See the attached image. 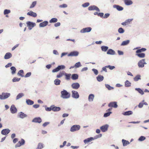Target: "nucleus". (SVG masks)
I'll return each instance as SVG.
<instances>
[{
	"mask_svg": "<svg viewBox=\"0 0 149 149\" xmlns=\"http://www.w3.org/2000/svg\"><path fill=\"white\" fill-rule=\"evenodd\" d=\"M64 75L65 76V78L66 80H70L71 76V74H67L66 73H64Z\"/></svg>",
	"mask_w": 149,
	"mask_h": 149,
	"instance_id": "29",
	"label": "nucleus"
},
{
	"mask_svg": "<svg viewBox=\"0 0 149 149\" xmlns=\"http://www.w3.org/2000/svg\"><path fill=\"white\" fill-rule=\"evenodd\" d=\"M146 49L145 48H142L141 49H139L136 51V53H141L145 51Z\"/></svg>",
	"mask_w": 149,
	"mask_h": 149,
	"instance_id": "27",
	"label": "nucleus"
},
{
	"mask_svg": "<svg viewBox=\"0 0 149 149\" xmlns=\"http://www.w3.org/2000/svg\"><path fill=\"white\" fill-rule=\"evenodd\" d=\"M19 116L20 118H23L26 117L27 116V115L23 113L22 112H20L19 113Z\"/></svg>",
	"mask_w": 149,
	"mask_h": 149,
	"instance_id": "34",
	"label": "nucleus"
},
{
	"mask_svg": "<svg viewBox=\"0 0 149 149\" xmlns=\"http://www.w3.org/2000/svg\"><path fill=\"white\" fill-rule=\"evenodd\" d=\"M10 69L12 71V74H14L16 71V69L15 67L13 66L10 68Z\"/></svg>",
	"mask_w": 149,
	"mask_h": 149,
	"instance_id": "39",
	"label": "nucleus"
},
{
	"mask_svg": "<svg viewBox=\"0 0 149 149\" xmlns=\"http://www.w3.org/2000/svg\"><path fill=\"white\" fill-rule=\"evenodd\" d=\"M122 142L124 146H126L130 143L128 141L125 140L124 139H123L122 140Z\"/></svg>",
	"mask_w": 149,
	"mask_h": 149,
	"instance_id": "36",
	"label": "nucleus"
},
{
	"mask_svg": "<svg viewBox=\"0 0 149 149\" xmlns=\"http://www.w3.org/2000/svg\"><path fill=\"white\" fill-rule=\"evenodd\" d=\"M79 52L77 51H73L70 53L68 55V56H76L78 55Z\"/></svg>",
	"mask_w": 149,
	"mask_h": 149,
	"instance_id": "14",
	"label": "nucleus"
},
{
	"mask_svg": "<svg viewBox=\"0 0 149 149\" xmlns=\"http://www.w3.org/2000/svg\"><path fill=\"white\" fill-rule=\"evenodd\" d=\"M118 32L120 33H123L124 32V30L122 28H120L118 29Z\"/></svg>",
	"mask_w": 149,
	"mask_h": 149,
	"instance_id": "51",
	"label": "nucleus"
},
{
	"mask_svg": "<svg viewBox=\"0 0 149 149\" xmlns=\"http://www.w3.org/2000/svg\"><path fill=\"white\" fill-rule=\"evenodd\" d=\"M146 139V138L143 136H141L140 137L139 139V140L141 141H143L145 140Z\"/></svg>",
	"mask_w": 149,
	"mask_h": 149,
	"instance_id": "53",
	"label": "nucleus"
},
{
	"mask_svg": "<svg viewBox=\"0 0 149 149\" xmlns=\"http://www.w3.org/2000/svg\"><path fill=\"white\" fill-rule=\"evenodd\" d=\"M10 132V130L8 129H4L1 131V134L3 135H7Z\"/></svg>",
	"mask_w": 149,
	"mask_h": 149,
	"instance_id": "11",
	"label": "nucleus"
},
{
	"mask_svg": "<svg viewBox=\"0 0 149 149\" xmlns=\"http://www.w3.org/2000/svg\"><path fill=\"white\" fill-rule=\"evenodd\" d=\"M92 29L91 27H87L85 28H83L80 31L81 33H85L86 32H90Z\"/></svg>",
	"mask_w": 149,
	"mask_h": 149,
	"instance_id": "10",
	"label": "nucleus"
},
{
	"mask_svg": "<svg viewBox=\"0 0 149 149\" xmlns=\"http://www.w3.org/2000/svg\"><path fill=\"white\" fill-rule=\"evenodd\" d=\"M48 22L47 21H45L40 23L39 24L40 27H44L47 26L48 24Z\"/></svg>",
	"mask_w": 149,
	"mask_h": 149,
	"instance_id": "20",
	"label": "nucleus"
},
{
	"mask_svg": "<svg viewBox=\"0 0 149 149\" xmlns=\"http://www.w3.org/2000/svg\"><path fill=\"white\" fill-rule=\"evenodd\" d=\"M130 42L129 40H127L126 41H123L121 44V45H125L128 44Z\"/></svg>",
	"mask_w": 149,
	"mask_h": 149,
	"instance_id": "44",
	"label": "nucleus"
},
{
	"mask_svg": "<svg viewBox=\"0 0 149 149\" xmlns=\"http://www.w3.org/2000/svg\"><path fill=\"white\" fill-rule=\"evenodd\" d=\"M124 2L127 5H130L132 3V2L131 0H125Z\"/></svg>",
	"mask_w": 149,
	"mask_h": 149,
	"instance_id": "32",
	"label": "nucleus"
},
{
	"mask_svg": "<svg viewBox=\"0 0 149 149\" xmlns=\"http://www.w3.org/2000/svg\"><path fill=\"white\" fill-rule=\"evenodd\" d=\"M42 122V120L40 117L36 118H34L32 120V122L40 123Z\"/></svg>",
	"mask_w": 149,
	"mask_h": 149,
	"instance_id": "17",
	"label": "nucleus"
},
{
	"mask_svg": "<svg viewBox=\"0 0 149 149\" xmlns=\"http://www.w3.org/2000/svg\"><path fill=\"white\" fill-rule=\"evenodd\" d=\"M136 55L140 58H143L145 56L143 53H136Z\"/></svg>",
	"mask_w": 149,
	"mask_h": 149,
	"instance_id": "23",
	"label": "nucleus"
},
{
	"mask_svg": "<svg viewBox=\"0 0 149 149\" xmlns=\"http://www.w3.org/2000/svg\"><path fill=\"white\" fill-rule=\"evenodd\" d=\"M94 96L93 94H90L89 95L88 97V100L90 102H92L93 101L94 98Z\"/></svg>",
	"mask_w": 149,
	"mask_h": 149,
	"instance_id": "24",
	"label": "nucleus"
},
{
	"mask_svg": "<svg viewBox=\"0 0 149 149\" xmlns=\"http://www.w3.org/2000/svg\"><path fill=\"white\" fill-rule=\"evenodd\" d=\"M105 86L106 87L108 88V89L109 90H111L113 88L111 86L109 85L108 84H106Z\"/></svg>",
	"mask_w": 149,
	"mask_h": 149,
	"instance_id": "49",
	"label": "nucleus"
},
{
	"mask_svg": "<svg viewBox=\"0 0 149 149\" xmlns=\"http://www.w3.org/2000/svg\"><path fill=\"white\" fill-rule=\"evenodd\" d=\"M36 1H34L32 3L31 5L30 6V8H33L36 6Z\"/></svg>",
	"mask_w": 149,
	"mask_h": 149,
	"instance_id": "48",
	"label": "nucleus"
},
{
	"mask_svg": "<svg viewBox=\"0 0 149 149\" xmlns=\"http://www.w3.org/2000/svg\"><path fill=\"white\" fill-rule=\"evenodd\" d=\"M89 5V3L87 2L83 4L82 6L84 7H86L88 6Z\"/></svg>",
	"mask_w": 149,
	"mask_h": 149,
	"instance_id": "56",
	"label": "nucleus"
},
{
	"mask_svg": "<svg viewBox=\"0 0 149 149\" xmlns=\"http://www.w3.org/2000/svg\"><path fill=\"white\" fill-rule=\"evenodd\" d=\"M80 127L79 125H74L71 127L70 129V131L72 132L78 131L80 129Z\"/></svg>",
	"mask_w": 149,
	"mask_h": 149,
	"instance_id": "4",
	"label": "nucleus"
},
{
	"mask_svg": "<svg viewBox=\"0 0 149 149\" xmlns=\"http://www.w3.org/2000/svg\"><path fill=\"white\" fill-rule=\"evenodd\" d=\"M43 148L42 144L41 143H38L37 148L36 149H41Z\"/></svg>",
	"mask_w": 149,
	"mask_h": 149,
	"instance_id": "47",
	"label": "nucleus"
},
{
	"mask_svg": "<svg viewBox=\"0 0 149 149\" xmlns=\"http://www.w3.org/2000/svg\"><path fill=\"white\" fill-rule=\"evenodd\" d=\"M92 70L95 75H97L98 74V71L97 70L95 69H93Z\"/></svg>",
	"mask_w": 149,
	"mask_h": 149,
	"instance_id": "60",
	"label": "nucleus"
},
{
	"mask_svg": "<svg viewBox=\"0 0 149 149\" xmlns=\"http://www.w3.org/2000/svg\"><path fill=\"white\" fill-rule=\"evenodd\" d=\"M57 20H58L57 19L55 18H52L49 21V22L50 23L56 22L57 21Z\"/></svg>",
	"mask_w": 149,
	"mask_h": 149,
	"instance_id": "42",
	"label": "nucleus"
},
{
	"mask_svg": "<svg viewBox=\"0 0 149 149\" xmlns=\"http://www.w3.org/2000/svg\"><path fill=\"white\" fill-rule=\"evenodd\" d=\"M113 7L116 8L118 11H121L123 10V7L117 5H114L113 6Z\"/></svg>",
	"mask_w": 149,
	"mask_h": 149,
	"instance_id": "21",
	"label": "nucleus"
},
{
	"mask_svg": "<svg viewBox=\"0 0 149 149\" xmlns=\"http://www.w3.org/2000/svg\"><path fill=\"white\" fill-rule=\"evenodd\" d=\"M27 15L31 16L33 17H36L37 16V14L33 12L32 11H30L27 13Z\"/></svg>",
	"mask_w": 149,
	"mask_h": 149,
	"instance_id": "18",
	"label": "nucleus"
},
{
	"mask_svg": "<svg viewBox=\"0 0 149 149\" xmlns=\"http://www.w3.org/2000/svg\"><path fill=\"white\" fill-rule=\"evenodd\" d=\"M135 90L137 91L141 95H143L144 94L143 91L140 88H136Z\"/></svg>",
	"mask_w": 149,
	"mask_h": 149,
	"instance_id": "41",
	"label": "nucleus"
},
{
	"mask_svg": "<svg viewBox=\"0 0 149 149\" xmlns=\"http://www.w3.org/2000/svg\"><path fill=\"white\" fill-rule=\"evenodd\" d=\"M132 114V112L131 111H129L125 112L123 113V115L125 116L129 115Z\"/></svg>",
	"mask_w": 149,
	"mask_h": 149,
	"instance_id": "33",
	"label": "nucleus"
},
{
	"mask_svg": "<svg viewBox=\"0 0 149 149\" xmlns=\"http://www.w3.org/2000/svg\"><path fill=\"white\" fill-rule=\"evenodd\" d=\"M141 76L139 75H136L134 78V80L135 81H137L141 79Z\"/></svg>",
	"mask_w": 149,
	"mask_h": 149,
	"instance_id": "40",
	"label": "nucleus"
},
{
	"mask_svg": "<svg viewBox=\"0 0 149 149\" xmlns=\"http://www.w3.org/2000/svg\"><path fill=\"white\" fill-rule=\"evenodd\" d=\"M12 56V55L10 53H7L4 56L5 59H8L10 58Z\"/></svg>",
	"mask_w": 149,
	"mask_h": 149,
	"instance_id": "19",
	"label": "nucleus"
},
{
	"mask_svg": "<svg viewBox=\"0 0 149 149\" xmlns=\"http://www.w3.org/2000/svg\"><path fill=\"white\" fill-rule=\"evenodd\" d=\"M24 143V140L23 139H22L21 141H19L18 142L16 145L15 146V147H19L23 145Z\"/></svg>",
	"mask_w": 149,
	"mask_h": 149,
	"instance_id": "12",
	"label": "nucleus"
},
{
	"mask_svg": "<svg viewBox=\"0 0 149 149\" xmlns=\"http://www.w3.org/2000/svg\"><path fill=\"white\" fill-rule=\"evenodd\" d=\"M109 107L116 108L118 107L117 102H110L108 105Z\"/></svg>",
	"mask_w": 149,
	"mask_h": 149,
	"instance_id": "6",
	"label": "nucleus"
},
{
	"mask_svg": "<svg viewBox=\"0 0 149 149\" xmlns=\"http://www.w3.org/2000/svg\"><path fill=\"white\" fill-rule=\"evenodd\" d=\"M132 19H128L126 20L125 22H126V24L127 25L129 24L130 22L132 21Z\"/></svg>",
	"mask_w": 149,
	"mask_h": 149,
	"instance_id": "58",
	"label": "nucleus"
},
{
	"mask_svg": "<svg viewBox=\"0 0 149 149\" xmlns=\"http://www.w3.org/2000/svg\"><path fill=\"white\" fill-rule=\"evenodd\" d=\"M60 107H53L52 106V110L54 111H59L60 110Z\"/></svg>",
	"mask_w": 149,
	"mask_h": 149,
	"instance_id": "25",
	"label": "nucleus"
},
{
	"mask_svg": "<svg viewBox=\"0 0 149 149\" xmlns=\"http://www.w3.org/2000/svg\"><path fill=\"white\" fill-rule=\"evenodd\" d=\"M115 52L113 50L110 49L107 52V54H108L114 55L115 54Z\"/></svg>",
	"mask_w": 149,
	"mask_h": 149,
	"instance_id": "26",
	"label": "nucleus"
},
{
	"mask_svg": "<svg viewBox=\"0 0 149 149\" xmlns=\"http://www.w3.org/2000/svg\"><path fill=\"white\" fill-rule=\"evenodd\" d=\"M146 64L145 62V59L140 60L138 63V65L139 68H143L144 66V65Z\"/></svg>",
	"mask_w": 149,
	"mask_h": 149,
	"instance_id": "5",
	"label": "nucleus"
},
{
	"mask_svg": "<svg viewBox=\"0 0 149 149\" xmlns=\"http://www.w3.org/2000/svg\"><path fill=\"white\" fill-rule=\"evenodd\" d=\"M143 103L142 102H140L139 103L138 105V107L140 108H142L143 106Z\"/></svg>",
	"mask_w": 149,
	"mask_h": 149,
	"instance_id": "64",
	"label": "nucleus"
},
{
	"mask_svg": "<svg viewBox=\"0 0 149 149\" xmlns=\"http://www.w3.org/2000/svg\"><path fill=\"white\" fill-rule=\"evenodd\" d=\"M131 83L128 80L125 81V86L126 87H129L131 86Z\"/></svg>",
	"mask_w": 149,
	"mask_h": 149,
	"instance_id": "37",
	"label": "nucleus"
},
{
	"mask_svg": "<svg viewBox=\"0 0 149 149\" xmlns=\"http://www.w3.org/2000/svg\"><path fill=\"white\" fill-rule=\"evenodd\" d=\"M24 94L22 93H19L16 97V100H18L24 96Z\"/></svg>",
	"mask_w": 149,
	"mask_h": 149,
	"instance_id": "43",
	"label": "nucleus"
},
{
	"mask_svg": "<svg viewBox=\"0 0 149 149\" xmlns=\"http://www.w3.org/2000/svg\"><path fill=\"white\" fill-rule=\"evenodd\" d=\"M26 102L27 104L29 105H31L33 104L34 102L30 99H27Z\"/></svg>",
	"mask_w": 149,
	"mask_h": 149,
	"instance_id": "28",
	"label": "nucleus"
},
{
	"mask_svg": "<svg viewBox=\"0 0 149 149\" xmlns=\"http://www.w3.org/2000/svg\"><path fill=\"white\" fill-rule=\"evenodd\" d=\"M107 68H109L110 70H113L115 68V67L114 66H111L110 65H107Z\"/></svg>",
	"mask_w": 149,
	"mask_h": 149,
	"instance_id": "59",
	"label": "nucleus"
},
{
	"mask_svg": "<svg viewBox=\"0 0 149 149\" xmlns=\"http://www.w3.org/2000/svg\"><path fill=\"white\" fill-rule=\"evenodd\" d=\"M54 82L55 85H59L60 84L61 81L58 79H56L54 80Z\"/></svg>",
	"mask_w": 149,
	"mask_h": 149,
	"instance_id": "38",
	"label": "nucleus"
},
{
	"mask_svg": "<svg viewBox=\"0 0 149 149\" xmlns=\"http://www.w3.org/2000/svg\"><path fill=\"white\" fill-rule=\"evenodd\" d=\"M71 86L73 88L77 89L79 87L80 85L78 83H74L72 84Z\"/></svg>",
	"mask_w": 149,
	"mask_h": 149,
	"instance_id": "13",
	"label": "nucleus"
},
{
	"mask_svg": "<svg viewBox=\"0 0 149 149\" xmlns=\"http://www.w3.org/2000/svg\"><path fill=\"white\" fill-rule=\"evenodd\" d=\"M88 10H95L98 12H99L100 11L99 8L95 5L90 6L88 8Z\"/></svg>",
	"mask_w": 149,
	"mask_h": 149,
	"instance_id": "8",
	"label": "nucleus"
},
{
	"mask_svg": "<svg viewBox=\"0 0 149 149\" xmlns=\"http://www.w3.org/2000/svg\"><path fill=\"white\" fill-rule=\"evenodd\" d=\"M64 72H60L58 74L57 76L56 77L57 78H59L62 77L63 75H64Z\"/></svg>",
	"mask_w": 149,
	"mask_h": 149,
	"instance_id": "45",
	"label": "nucleus"
},
{
	"mask_svg": "<svg viewBox=\"0 0 149 149\" xmlns=\"http://www.w3.org/2000/svg\"><path fill=\"white\" fill-rule=\"evenodd\" d=\"M65 68V66L63 65H61L58 66L56 68L52 70L53 72H57L61 69H63Z\"/></svg>",
	"mask_w": 149,
	"mask_h": 149,
	"instance_id": "7",
	"label": "nucleus"
},
{
	"mask_svg": "<svg viewBox=\"0 0 149 149\" xmlns=\"http://www.w3.org/2000/svg\"><path fill=\"white\" fill-rule=\"evenodd\" d=\"M97 80L99 81H102L104 79V77L103 76L101 75H99L97 77Z\"/></svg>",
	"mask_w": 149,
	"mask_h": 149,
	"instance_id": "30",
	"label": "nucleus"
},
{
	"mask_svg": "<svg viewBox=\"0 0 149 149\" xmlns=\"http://www.w3.org/2000/svg\"><path fill=\"white\" fill-rule=\"evenodd\" d=\"M108 127V125H105L101 127L100 129L102 132H105L107 130Z\"/></svg>",
	"mask_w": 149,
	"mask_h": 149,
	"instance_id": "16",
	"label": "nucleus"
},
{
	"mask_svg": "<svg viewBox=\"0 0 149 149\" xmlns=\"http://www.w3.org/2000/svg\"><path fill=\"white\" fill-rule=\"evenodd\" d=\"M111 113L112 112H108L107 113H104V117H107V116H108L110 115V114H111Z\"/></svg>",
	"mask_w": 149,
	"mask_h": 149,
	"instance_id": "55",
	"label": "nucleus"
},
{
	"mask_svg": "<svg viewBox=\"0 0 149 149\" xmlns=\"http://www.w3.org/2000/svg\"><path fill=\"white\" fill-rule=\"evenodd\" d=\"M20 79V78H17L16 77H14L13 79V82L18 81H19Z\"/></svg>",
	"mask_w": 149,
	"mask_h": 149,
	"instance_id": "54",
	"label": "nucleus"
},
{
	"mask_svg": "<svg viewBox=\"0 0 149 149\" xmlns=\"http://www.w3.org/2000/svg\"><path fill=\"white\" fill-rule=\"evenodd\" d=\"M81 66L80 62H79L76 63L75 64V67L76 68H78Z\"/></svg>",
	"mask_w": 149,
	"mask_h": 149,
	"instance_id": "52",
	"label": "nucleus"
},
{
	"mask_svg": "<svg viewBox=\"0 0 149 149\" xmlns=\"http://www.w3.org/2000/svg\"><path fill=\"white\" fill-rule=\"evenodd\" d=\"M72 97L74 98L77 99L79 97V95L78 93L76 91H72Z\"/></svg>",
	"mask_w": 149,
	"mask_h": 149,
	"instance_id": "9",
	"label": "nucleus"
},
{
	"mask_svg": "<svg viewBox=\"0 0 149 149\" xmlns=\"http://www.w3.org/2000/svg\"><path fill=\"white\" fill-rule=\"evenodd\" d=\"M31 74V72H28L26 75L25 76V77H29Z\"/></svg>",
	"mask_w": 149,
	"mask_h": 149,
	"instance_id": "63",
	"label": "nucleus"
},
{
	"mask_svg": "<svg viewBox=\"0 0 149 149\" xmlns=\"http://www.w3.org/2000/svg\"><path fill=\"white\" fill-rule=\"evenodd\" d=\"M93 140V137H90L84 140V142L85 144H86L88 142H91Z\"/></svg>",
	"mask_w": 149,
	"mask_h": 149,
	"instance_id": "22",
	"label": "nucleus"
},
{
	"mask_svg": "<svg viewBox=\"0 0 149 149\" xmlns=\"http://www.w3.org/2000/svg\"><path fill=\"white\" fill-rule=\"evenodd\" d=\"M24 72L23 70H20L18 72V73H17V75H18L22 77H23L24 76Z\"/></svg>",
	"mask_w": 149,
	"mask_h": 149,
	"instance_id": "31",
	"label": "nucleus"
},
{
	"mask_svg": "<svg viewBox=\"0 0 149 149\" xmlns=\"http://www.w3.org/2000/svg\"><path fill=\"white\" fill-rule=\"evenodd\" d=\"M26 24H27V26L28 27L29 29L30 30H31L32 28L36 25L35 23L29 21L27 22L26 23Z\"/></svg>",
	"mask_w": 149,
	"mask_h": 149,
	"instance_id": "3",
	"label": "nucleus"
},
{
	"mask_svg": "<svg viewBox=\"0 0 149 149\" xmlns=\"http://www.w3.org/2000/svg\"><path fill=\"white\" fill-rule=\"evenodd\" d=\"M10 93H3L1 95H0V99L1 100L6 99L10 96Z\"/></svg>",
	"mask_w": 149,
	"mask_h": 149,
	"instance_id": "2",
	"label": "nucleus"
},
{
	"mask_svg": "<svg viewBox=\"0 0 149 149\" xmlns=\"http://www.w3.org/2000/svg\"><path fill=\"white\" fill-rule=\"evenodd\" d=\"M102 50L104 52H106L108 49V47L107 46H102L101 47Z\"/></svg>",
	"mask_w": 149,
	"mask_h": 149,
	"instance_id": "46",
	"label": "nucleus"
},
{
	"mask_svg": "<svg viewBox=\"0 0 149 149\" xmlns=\"http://www.w3.org/2000/svg\"><path fill=\"white\" fill-rule=\"evenodd\" d=\"M61 97L63 99H68L70 97V94L66 90H63L61 92Z\"/></svg>",
	"mask_w": 149,
	"mask_h": 149,
	"instance_id": "1",
	"label": "nucleus"
},
{
	"mask_svg": "<svg viewBox=\"0 0 149 149\" xmlns=\"http://www.w3.org/2000/svg\"><path fill=\"white\" fill-rule=\"evenodd\" d=\"M67 7V5L65 4H64L59 6V7L60 8H66Z\"/></svg>",
	"mask_w": 149,
	"mask_h": 149,
	"instance_id": "57",
	"label": "nucleus"
},
{
	"mask_svg": "<svg viewBox=\"0 0 149 149\" xmlns=\"http://www.w3.org/2000/svg\"><path fill=\"white\" fill-rule=\"evenodd\" d=\"M45 110L47 111H50L52 110V106L50 107H47L45 108Z\"/></svg>",
	"mask_w": 149,
	"mask_h": 149,
	"instance_id": "62",
	"label": "nucleus"
},
{
	"mask_svg": "<svg viewBox=\"0 0 149 149\" xmlns=\"http://www.w3.org/2000/svg\"><path fill=\"white\" fill-rule=\"evenodd\" d=\"M10 111L12 113H14L17 112V109L14 105H12L10 108Z\"/></svg>",
	"mask_w": 149,
	"mask_h": 149,
	"instance_id": "15",
	"label": "nucleus"
},
{
	"mask_svg": "<svg viewBox=\"0 0 149 149\" xmlns=\"http://www.w3.org/2000/svg\"><path fill=\"white\" fill-rule=\"evenodd\" d=\"M10 13V11L9 10L5 9L4 10V15H6Z\"/></svg>",
	"mask_w": 149,
	"mask_h": 149,
	"instance_id": "50",
	"label": "nucleus"
},
{
	"mask_svg": "<svg viewBox=\"0 0 149 149\" xmlns=\"http://www.w3.org/2000/svg\"><path fill=\"white\" fill-rule=\"evenodd\" d=\"M109 15L110 14L109 13H106L104 15V16L103 17V18H107L109 16Z\"/></svg>",
	"mask_w": 149,
	"mask_h": 149,
	"instance_id": "61",
	"label": "nucleus"
},
{
	"mask_svg": "<svg viewBox=\"0 0 149 149\" xmlns=\"http://www.w3.org/2000/svg\"><path fill=\"white\" fill-rule=\"evenodd\" d=\"M78 76L76 74H73L72 75V78L73 80H76L78 79Z\"/></svg>",
	"mask_w": 149,
	"mask_h": 149,
	"instance_id": "35",
	"label": "nucleus"
}]
</instances>
